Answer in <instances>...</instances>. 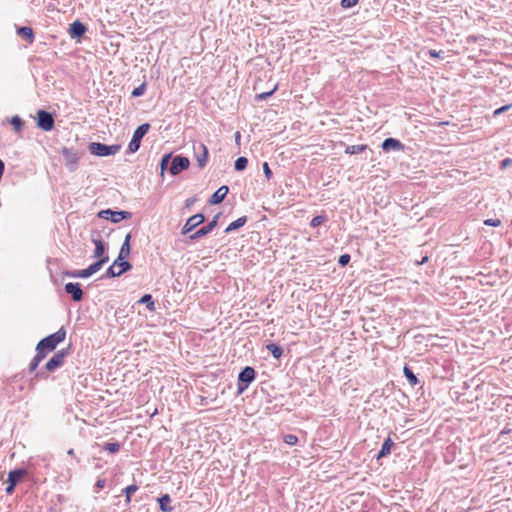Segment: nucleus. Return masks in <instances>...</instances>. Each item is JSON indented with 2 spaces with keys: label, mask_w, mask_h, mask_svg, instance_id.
<instances>
[{
  "label": "nucleus",
  "mask_w": 512,
  "mask_h": 512,
  "mask_svg": "<svg viewBox=\"0 0 512 512\" xmlns=\"http://www.w3.org/2000/svg\"><path fill=\"white\" fill-rule=\"evenodd\" d=\"M66 338V330L61 327L57 332L50 334L38 342L39 349H44L49 353L52 352L56 346L63 342Z\"/></svg>",
  "instance_id": "nucleus-1"
},
{
  "label": "nucleus",
  "mask_w": 512,
  "mask_h": 512,
  "mask_svg": "<svg viewBox=\"0 0 512 512\" xmlns=\"http://www.w3.org/2000/svg\"><path fill=\"white\" fill-rule=\"evenodd\" d=\"M89 150L92 154L100 157L114 155L120 150V145H105L98 142H93L89 146Z\"/></svg>",
  "instance_id": "nucleus-2"
},
{
  "label": "nucleus",
  "mask_w": 512,
  "mask_h": 512,
  "mask_svg": "<svg viewBox=\"0 0 512 512\" xmlns=\"http://www.w3.org/2000/svg\"><path fill=\"white\" fill-rule=\"evenodd\" d=\"M149 129L150 124L144 123L134 131L132 139L128 145V150L130 153H135L139 149L141 139L145 136Z\"/></svg>",
  "instance_id": "nucleus-3"
},
{
  "label": "nucleus",
  "mask_w": 512,
  "mask_h": 512,
  "mask_svg": "<svg viewBox=\"0 0 512 512\" xmlns=\"http://www.w3.org/2000/svg\"><path fill=\"white\" fill-rule=\"evenodd\" d=\"M255 370L254 368L247 366L245 367L238 376V393L241 394L244 390L248 388V385L254 381L255 379Z\"/></svg>",
  "instance_id": "nucleus-4"
},
{
  "label": "nucleus",
  "mask_w": 512,
  "mask_h": 512,
  "mask_svg": "<svg viewBox=\"0 0 512 512\" xmlns=\"http://www.w3.org/2000/svg\"><path fill=\"white\" fill-rule=\"evenodd\" d=\"M109 258L108 257H102L101 259H99L97 262L91 264L88 268L86 269H83V270H78V271H75L73 273L70 274V276L72 277H77V278H88L90 277L92 274L96 273L97 271H99L102 266L108 262Z\"/></svg>",
  "instance_id": "nucleus-5"
},
{
  "label": "nucleus",
  "mask_w": 512,
  "mask_h": 512,
  "mask_svg": "<svg viewBox=\"0 0 512 512\" xmlns=\"http://www.w3.org/2000/svg\"><path fill=\"white\" fill-rule=\"evenodd\" d=\"M37 126L43 131H51L54 128L53 116L45 110H39L36 115Z\"/></svg>",
  "instance_id": "nucleus-6"
},
{
  "label": "nucleus",
  "mask_w": 512,
  "mask_h": 512,
  "mask_svg": "<svg viewBox=\"0 0 512 512\" xmlns=\"http://www.w3.org/2000/svg\"><path fill=\"white\" fill-rule=\"evenodd\" d=\"M131 264L127 261H124V259L119 260L116 259L113 264L107 269L106 275L109 277H116L120 276L126 271L131 269Z\"/></svg>",
  "instance_id": "nucleus-7"
},
{
  "label": "nucleus",
  "mask_w": 512,
  "mask_h": 512,
  "mask_svg": "<svg viewBox=\"0 0 512 512\" xmlns=\"http://www.w3.org/2000/svg\"><path fill=\"white\" fill-rule=\"evenodd\" d=\"M67 350H60L53 355V357L46 363V369L49 372H54L57 368L64 364V359L67 356Z\"/></svg>",
  "instance_id": "nucleus-8"
},
{
  "label": "nucleus",
  "mask_w": 512,
  "mask_h": 512,
  "mask_svg": "<svg viewBox=\"0 0 512 512\" xmlns=\"http://www.w3.org/2000/svg\"><path fill=\"white\" fill-rule=\"evenodd\" d=\"M99 216L110 220L114 223H118L123 219H127L131 216L130 212L127 211H112V210H103L99 213Z\"/></svg>",
  "instance_id": "nucleus-9"
},
{
  "label": "nucleus",
  "mask_w": 512,
  "mask_h": 512,
  "mask_svg": "<svg viewBox=\"0 0 512 512\" xmlns=\"http://www.w3.org/2000/svg\"><path fill=\"white\" fill-rule=\"evenodd\" d=\"M204 221H205V217L201 213H198V214H195V215L191 216L190 218H188V220L186 221V223L182 227L181 233L183 235L188 234L194 228H196L197 226L201 225Z\"/></svg>",
  "instance_id": "nucleus-10"
},
{
  "label": "nucleus",
  "mask_w": 512,
  "mask_h": 512,
  "mask_svg": "<svg viewBox=\"0 0 512 512\" xmlns=\"http://www.w3.org/2000/svg\"><path fill=\"white\" fill-rule=\"evenodd\" d=\"M61 153L64 157L65 164L71 171H74L79 161V154L76 151L66 147L62 149Z\"/></svg>",
  "instance_id": "nucleus-11"
},
{
  "label": "nucleus",
  "mask_w": 512,
  "mask_h": 512,
  "mask_svg": "<svg viewBox=\"0 0 512 512\" xmlns=\"http://www.w3.org/2000/svg\"><path fill=\"white\" fill-rule=\"evenodd\" d=\"M190 162L186 157L176 156L171 163L170 173L172 175L179 174L182 170H185L189 167Z\"/></svg>",
  "instance_id": "nucleus-12"
},
{
  "label": "nucleus",
  "mask_w": 512,
  "mask_h": 512,
  "mask_svg": "<svg viewBox=\"0 0 512 512\" xmlns=\"http://www.w3.org/2000/svg\"><path fill=\"white\" fill-rule=\"evenodd\" d=\"M218 215H216L212 221H210L206 226L200 228L195 233L191 234L189 238L191 240H196L198 238L204 237L208 233H210L217 225Z\"/></svg>",
  "instance_id": "nucleus-13"
},
{
  "label": "nucleus",
  "mask_w": 512,
  "mask_h": 512,
  "mask_svg": "<svg viewBox=\"0 0 512 512\" xmlns=\"http://www.w3.org/2000/svg\"><path fill=\"white\" fill-rule=\"evenodd\" d=\"M65 291L71 294L72 299L76 302L80 301L83 297V291L79 283H67L65 285Z\"/></svg>",
  "instance_id": "nucleus-14"
},
{
  "label": "nucleus",
  "mask_w": 512,
  "mask_h": 512,
  "mask_svg": "<svg viewBox=\"0 0 512 512\" xmlns=\"http://www.w3.org/2000/svg\"><path fill=\"white\" fill-rule=\"evenodd\" d=\"M381 147H382L383 151H385V152H388L390 150L400 151V150L404 149V145L399 140H397L395 138L385 139L383 141Z\"/></svg>",
  "instance_id": "nucleus-15"
},
{
  "label": "nucleus",
  "mask_w": 512,
  "mask_h": 512,
  "mask_svg": "<svg viewBox=\"0 0 512 512\" xmlns=\"http://www.w3.org/2000/svg\"><path fill=\"white\" fill-rule=\"evenodd\" d=\"M86 26L80 21H75L70 25L69 34L72 38L80 37L86 32Z\"/></svg>",
  "instance_id": "nucleus-16"
},
{
  "label": "nucleus",
  "mask_w": 512,
  "mask_h": 512,
  "mask_svg": "<svg viewBox=\"0 0 512 512\" xmlns=\"http://www.w3.org/2000/svg\"><path fill=\"white\" fill-rule=\"evenodd\" d=\"M228 191H229V189H228L227 186H225V185L221 186L211 196V198L209 200V203L210 204H219V203H221L224 200V198L226 197Z\"/></svg>",
  "instance_id": "nucleus-17"
},
{
  "label": "nucleus",
  "mask_w": 512,
  "mask_h": 512,
  "mask_svg": "<svg viewBox=\"0 0 512 512\" xmlns=\"http://www.w3.org/2000/svg\"><path fill=\"white\" fill-rule=\"evenodd\" d=\"M17 34L25 39L29 44H32L34 42V32H33V29L30 28V27H20L17 29Z\"/></svg>",
  "instance_id": "nucleus-18"
},
{
  "label": "nucleus",
  "mask_w": 512,
  "mask_h": 512,
  "mask_svg": "<svg viewBox=\"0 0 512 512\" xmlns=\"http://www.w3.org/2000/svg\"><path fill=\"white\" fill-rule=\"evenodd\" d=\"M25 474H26L25 470H21V469L12 470L8 474L7 482L8 483H12V485L16 486L18 483L21 482V480H22V478L24 477Z\"/></svg>",
  "instance_id": "nucleus-19"
},
{
  "label": "nucleus",
  "mask_w": 512,
  "mask_h": 512,
  "mask_svg": "<svg viewBox=\"0 0 512 512\" xmlns=\"http://www.w3.org/2000/svg\"><path fill=\"white\" fill-rule=\"evenodd\" d=\"M199 149L201 150V153H199L196 157L197 163H198L199 168H203L206 165L207 160H208V149H207L206 145L203 143L199 144Z\"/></svg>",
  "instance_id": "nucleus-20"
},
{
  "label": "nucleus",
  "mask_w": 512,
  "mask_h": 512,
  "mask_svg": "<svg viewBox=\"0 0 512 512\" xmlns=\"http://www.w3.org/2000/svg\"><path fill=\"white\" fill-rule=\"evenodd\" d=\"M159 507L160 510L163 512H171L173 510V507L170 506L171 498L168 494L162 495L159 499Z\"/></svg>",
  "instance_id": "nucleus-21"
},
{
  "label": "nucleus",
  "mask_w": 512,
  "mask_h": 512,
  "mask_svg": "<svg viewBox=\"0 0 512 512\" xmlns=\"http://www.w3.org/2000/svg\"><path fill=\"white\" fill-rule=\"evenodd\" d=\"M394 446V442L391 438H387L377 455V458H382L390 454L392 447Z\"/></svg>",
  "instance_id": "nucleus-22"
},
{
  "label": "nucleus",
  "mask_w": 512,
  "mask_h": 512,
  "mask_svg": "<svg viewBox=\"0 0 512 512\" xmlns=\"http://www.w3.org/2000/svg\"><path fill=\"white\" fill-rule=\"evenodd\" d=\"M130 239H131V235L127 234L125 237V241H124V243L120 249V252H119V256H118L119 260H122L129 256V254H130V244H129Z\"/></svg>",
  "instance_id": "nucleus-23"
},
{
  "label": "nucleus",
  "mask_w": 512,
  "mask_h": 512,
  "mask_svg": "<svg viewBox=\"0 0 512 512\" xmlns=\"http://www.w3.org/2000/svg\"><path fill=\"white\" fill-rule=\"evenodd\" d=\"M93 243L95 245L94 257L99 258V259H101L102 257H106L104 255L105 246H104L103 241L101 239H93Z\"/></svg>",
  "instance_id": "nucleus-24"
},
{
  "label": "nucleus",
  "mask_w": 512,
  "mask_h": 512,
  "mask_svg": "<svg viewBox=\"0 0 512 512\" xmlns=\"http://www.w3.org/2000/svg\"><path fill=\"white\" fill-rule=\"evenodd\" d=\"M368 148V145L361 144V145H350L347 146L345 149V153L349 155L359 154L364 152Z\"/></svg>",
  "instance_id": "nucleus-25"
},
{
  "label": "nucleus",
  "mask_w": 512,
  "mask_h": 512,
  "mask_svg": "<svg viewBox=\"0 0 512 512\" xmlns=\"http://www.w3.org/2000/svg\"><path fill=\"white\" fill-rule=\"evenodd\" d=\"M246 222H247L246 216L240 217L237 220L231 222L228 225V227L226 228L225 232L228 233V232L234 231V230L244 226Z\"/></svg>",
  "instance_id": "nucleus-26"
},
{
  "label": "nucleus",
  "mask_w": 512,
  "mask_h": 512,
  "mask_svg": "<svg viewBox=\"0 0 512 512\" xmlns=\"http://www.w3.org/2000/svg\"><path fill=\"white\" fill-rule=\"evenodd\" d=\"M403 373L411 386H416L419 383L418 378L408 366H404Z\"/></svg>",
  "instance_id": "nucleus-27"
},
{
  "label": "nucleus",
  "mask_w": 512,
  "mask_h": 512,
  "mask_svg": "<svg viewBox=\"0 0 512 512\" xmlns=\"http://www.w3.org/2000/svg\"><path fill=\"white\" fill-rule=\"evenodd\" d=\"M267 350L270 351V353L273 355L274 358L276 359H279L282 357L283 355V349L275 344V343H270L266 346Z\"/></svg>",
  "instance_id": "nucleus-28"
},
{
  "label": "nucleus",
  "mask_w": 512,
  "mask_h": 512,
  "mask_svg": "<svg viewBox=\"0 0 512 512\" xmlns=\"http://www.w3.org/2000/svg\"><path fill=\"white\" fill-rule=\"evenodd\" d=\"M138 490V486L133 484V485H129L127 486L123 491L125 493V496H126V503L129 504L131 502V495L136 492Z\"/></svg>",
  "instance_id": "nucleus-29"
},
{
  "label": "nucleus",
  "mask_w": 512,
  "mask_h": 512,
  "mask_svg": "<svg viewBox=\"0 0 512 512\" xmlns=\"http://www.w3.org/2000/svg\"><path fill=\"white\" fill-rule=\"evenodd\" d=\"M139 303H146L147 304V308L150 310V311H153L155 309L154 307V302L152 301V297L150 294H145L143 295L140 300H139Z\"/></svg>",
  "instance_id": "nucleus-30"
},
{
  "label": "nucleus",
  "mask_w": 512,
  "mask_h": 512,
  "mask_svg": "<svg viewBox=\"0 0 512 512\" xmlns=\"http://www.w3.org/2000/svg\"><path fill=\"white\" fill-rule=\"evenodd\" d=\"M247 164H248V160H247L246 157H239L235 161V169L237 171H242V170H244L247 167Z\"/></svg>",
  "instance_id": "nucleus-31"
},
{
  "label": "nucleus",
  "mask_w": 512,
  "mask_h": 512,
  "mask_svg": "<svg viewBox=\"0 0 512 512\" xmlns=\"http://www.w3.org/2000/svg\"><path fill=\"white\" fill-rule=\"evenodd\" d=\"M325 221H326V217L325 216L318 215V216H315L311 220L310 225L315 228V227H318V226L322 225Z\"/></svg>",
  "instance_id": "nucleus-32"
},
{
  "label": "nucleus",
  "mask_w": 512,
  "mask_h": 512,
  "mask_svg": "<svg viewBox=\"0 0 512 512\" xmlns=\"http://www.w3.org/2000/svg\"><path fill=\"white\" fill-rule=\"evenodd\" d=\"M104 449L107 450L109 453H117L119 450H120V444L115 442V443H107L105 446H104Z\"/></svg>",
  "instance_id": "nucleus-33"
},
{
  "label": "nucleus",
  "mask_w": 512,
  "mask_h": 512,
  "mask_svg": "<svg viewBox=\"0 0 512 512\" xmlns=\"http://www.w3.org/2000/svg\"><path fill=\"white\" fill-rule=\"evenodd\" d=\"M146 91V84L145 83H142L141 85H139L138 87L134 88L131 95L133 97H138V96H141L145 93Z\"/></svg>",
  "instance_id": "nucleus-34"
},
{
  "label": "nucleus",
  "mask_w": 512,
  "mask_h": 512,
  "mask_svg": "<svg viewBox=\"0 0 512 512\" xmlns=\"http://www.w3.org/2000/svg\"><path fill=\"white\" fill-rule=\"evenodd\" d=\"M11 124L15 128L16 131H20L23 127V121L18 116H13L11 119Z\"/></svg>",
  "instance_id": "nucleus-35"
},
{
  "label": "nucleus",
  "mask_w": 512,
  "mask_h": 512,
  "mask_svg": "<svg viewBox=\"0 0 512 512\" xmlns=\"http://www.w3.org/2000/svg\"><path fill=\"white\" fill-rule=\"evenodd\" d=\"M49 352L44 349H39L38 345L36 346V355L35 359L39 361L40 363L43 361V359L47 356Z\"/></svg>",
  "instance_id": "nucleus-36"
},
{
  "label": "nucleus",
  "mask_w": 512,
  "mask_h": 512,
  "mask_svg": "<svg viewBox=\"0 0 512 512\" xmlns=\"http://www.w3.org/2000/svg\"><path fill=\"white\" fill-rule=\"evenodd\" d=\"M283 440H284V442H285L286 444L291 445V446L296 445V444H297V442H298V438H297V436H295V435H293V434H287V435H285V436H284V438H283Z\"/></svg>",
  "instance_id": "nucleus-37"
},
{
  "label": "nucleus",
  "mask_w": 512,
  "mask_h": 512,
  "mask_svg": "<svg viewBox=\"0 0 512 512\" xmlns=\"http://www.w3.org/2000/svg\"><path fill=\"white\" fill-rule=\"evenodd\" d=\"M277 88H278V85H275L271 91L260 93L256 96V98L260 99V100H264V99L268 98L269 96H271L277 90Z\"/></svg>",
  "instance_id": "nucleus-38"
},
{
  "label": "nucleus",
  "mask_w": 512,
  "mask_h": 512,
  "mask_svg": "<svg viewBox=\"0 0 512 512\" xmlns=\"http://www.w3.org/2000/svg\"><path fill=\"white\" fill-rule=\"evenodd\" d=\"M359 0H341V6L343 8H351L357 5Z\"/></svg>",
  "instance_id": "nucleus-39"
},
{
  "label": "nucleus",
  "mask_w": 512,
  "mask_h": 512,
  "mask_svg": "<svg viewBox=\"0 0 512 512\" xmlns=\"http://www.w3.org/2000/svg\"><path fill=\"white\" fill-rule=\"evenodd\" d=\"M484 224L487 226L499 227L501 225L500 219H486Z\"/></svg>",
  "instance_id": "nucleus-40"
},
{
  "label": "nucleus",
  "mask_w": 512,
  "mask_h": 512,
  "mask_svg": "<svg viewBox=\"0 0 512 512\" xmlns=\"http://www.w3.org/2000/svg\"><path fill=\"white\" fill-rule=\"evenodd\" d=\"M350 261V255L349 254H343L339 257L338 263L341 266H346Z\"/></svg>",
  "instance_id": "nucleus-41"
},
{
  "label": "nucleus",
  "mask_w": 512,
  "mask_h": 512,
  "mask_svg": "<svg viewBox=\"0 0 512 512\" xmlns=\"http://www.w3.org/2000/svg\"><path fill=\"white\" fill-rule=\"evenodd\" d=\"M263 171L267 180H270L272 178V171L267 162H264L263 164Z\"/></svg>",
  "instance_id": "nucleus-42"
},
{
  "label": "nucleus",
  "mask_w": 512,
  "mask_h": 512,
  "mask_svg": "<svg viewBox=\"0 0 512 512\" xmlns=\"http://www.w3.org/2000/svg\"><path fill=\"white\" fill-rule=\"evenodd\" d=\"M511 107H512V105L502 106V107L496 109L493 114H494V116H498V115L504 113L505 111H507L508 109H510Z\"/></svg>",
  "instance_id": "nucleus-43"
},
{
  "label": "nucleus",
  "mask_w": 512,
  "mask_h": 512,
  "mask_svg": "<svg viewBox=\"0 0 512 512\" xmlns=\"http://www.w3.org/2000/svg\"><path fill=\"white\" fill-rule=\"evenodd\" d=\"M512 165V159L511 158H505L502 162H501V168L502 169H505L506 167Z\"/></svg>",
  "instance_id": "nucleus-44"
},
{
  "label": "nucleus",
  "mask_w": 512,
  "mask_h": 512,
  "mask_svg": "<svg viewBox=\"0 0 512 512\" xmlns=\"http://www.w3.org/2000/svg\"><path fill=\"white\" fill-rule=\"evenodd\" d=\"M39 364H40V362L37 361L35 358H33L32 362L30 363L29 370L31 372L35 371Z\"/></svg>",
  "instance_id": "nucleus-45"
},
{
  "label": "nucleus",
  "mask_w": 512,
  "mask_h": 512,
  "mask_svg": "<svg viewBox=\"0 0 512 512\" xmlns=\"http://www.w3.org/2000/svg\"><path fill=\"white\" fill-rule=\"evenodd\" d=\"M105 485H106V481H105V479H99V480H97V482H96V487H97V488L102 489V488H104V487H105Z\"/></svg>",
  "instance_id": "nucleus-46"
},
{
  "label": "nucleus",
  "mask_w": 512,
  "mask_h": 512,
  "mask_svg": "<svg viewBox=\"0 0 512 512\" xmlns=\"http://www.w3.org/2000/svg\"><path fill=\"white\" fill-rule=\"evenodd\" d=\"M14 489L15 485H12V483H8V486L6 487V493L10 495L14 492Z\"/></svg>",
  "instance_id": "nucleus-47"
},
{
  "label": "nucleus",
  "mask_w": 512,
  "mask_h": 512,
  "mask_svg": "<svg viewBox=\"0 0 512 512\" xmlns=\"http://www.w3.org/2000/svg\"><path fill=\"white\" fill-rule=\"evenodd\" d=\"M169 156H164L161 160V168L164 169L168 164Z\"/></svg>",
  "instance_id": "nucleus-48"
},
{
  "label": "nucleus",
  "mask_w": 512,
  "mask_h": 512,
  "mask_svg": "<svg viewBox=\"0 0 512 512\" xmlns=\"http://www.w3.org/2000/svg\"><path fill=\"white\" fill-rule=\"evenodd\" d=\"M429 55H430V57H432V58H437V57H439V56H440V53H439V52H437L436 50H430V51H429Z\"/></svg>",
  "instance_id": "nucleus-49"
},
{
  "label": "nucleus",
  "mask_w": 512,
  "mask_h": 512,
  "mask_svg": "<svg viewBox=\"0 0 512 512\" xmlns=\"http://www.w3.org/2000/svg\"><path fill=\"white\" fill-rule=\"evenodd\" d=\"M240 138H241V134H240V132H239V131H237V132L235 133V140H236V142H237V143H239Z\"/></svg>",
  "instance_id": "nucleus-50"
},
{
  "label": "nucleus",
  "mask_w": 512,
  "mask_h": 512,
  "mask_svg": "<svg viewBox=\"0 0 512 512\" xmlns=\"http://www.w3.org/2000/svg\"><path fill=\"white\" fill-rule=\"evenodd\" d=\"M428 261V256H425L422 258V260L420 262H417L418 265H422L424 263H426Z\"/></svg>",
  "instance_id": "nucleus-51"
},
{
  "label": "nucleus",
  "mask_w": 512,
  "mask_h": 512,
  "mask_svg": "<svg viewBox=\"0 0 512 512\" xmlns=\"http://www.w3.org/2000/svg\"><path fill=\"white\" fill-rule=\"evenodd\" d=\"M448 124H449V122H440V123H438V125H448Z\"/></svg>",
  "instance_id": "nucleus-52"
}]
</instances>
